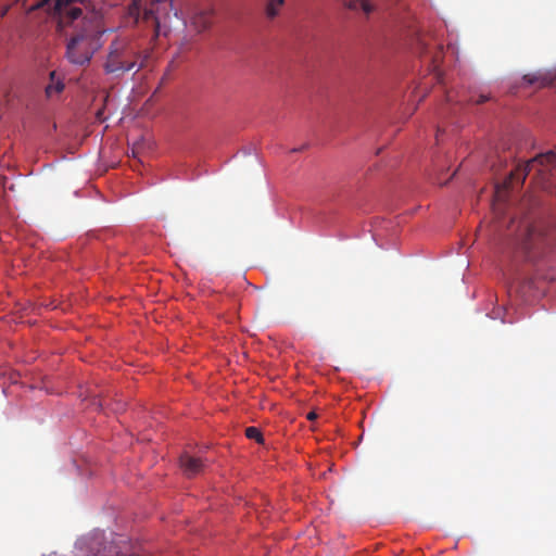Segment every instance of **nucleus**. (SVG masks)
Here are the masks:
<instances>
[{"label": "nucleus", "instance_id": "obj_11", "mask_svg": "<svg viewBox=\"0 0 556 556\" xmlns=\"http://www.w3.org/2000/svg\"><path fill=\"white\" fill-rule=\"evenodd\" d=\"M245 435L248 439L255 440L257 443L264 442L263 434L256 427H248L245 429Z\"/></svg>", "mask_w": 556, "mask_h": 556}, {"label": "nucleus", "instance_id": "obj_8", "mask_svg": "<svg viewBox=\"0 0 556 556\" xmlns=\"http://www.w3.org/2000/svg\"><path fill=\"white\" fill-rule=\"evenodd\" d=\"M49 79H50V81L46 86L45 92H46L47 98H52L63 91L64 83H63V79L56 74L55 71L50 72Z\"/></svg>", "mask_w": 556, "mask_h": 556}, {"label": "nucleus", "instance_id": "obj_9", "mask_svg": "<svg viewBox=\"0 0 556 556\" xmlns=\"http://www.w3.org/2000/svg\"><path fill=\"white\" fill-rule=\"evenodd\" d=\"M344 7L352 11L362 10L366 15L374 11V5L368 0H349L344 2Z\"/></svg>", "mask_w": 556, "mask_h": 556}, {"label": "nucleus", "instance_id": "obj_14", "mask_svg": "<svg viewBox=\"0 0 556 556\" xmlns=\"http://www.w3.org/2000/svg\"><path fill=\"white\" fill-rule=\"evenodd\" d=\"M317 418V414L315 412H309L307 414V419L308 420H315Z\"/></svg>", "mask_w": 556, "mask_h": 556}, {"label": "nucleus", "instance_id": "obj_4", "mask_svg": "<svg viewBox=\"0 0 556 556\" xmlns=\"http://www.w3.org/2000/svg\"><path fill=\"white\" fill-rule=\"evenodd\" d=\"M92 37L87 33H78L73 36L66 46V58L75 65H88L93 56Z\"/></svg>", "mask_w": 556, "mask_h": 556}, {"label": "nucleus", "instance_id": "obj_10", "mask_svg": "<svg viewBox=\"0 0 556 556\" xmlns=\"http://www.w3.org/2000/svg\"><path fill=\"white\" fill-rule=\"evenodd\" d=\"M285 0H269L266 5V14L269 18H274L279 11V8L283 4Z\"/></svg>", "mask_w": 556, "mask_h": 556}, {"label": "nucleus", "instance_id": "obj_13", "mask_svg": "<svg viewBox=\"0 0 556 556\" xmlns=\"http://www.w3.org/2000/svg\"><path fill=\"white\" fill-rule=\"evenodd\" d=\"M10 7L7 5V7H3L2 9H0V18H2L9 11Z\"/></svg>", "mask_w": 556, "mask_h": 556}, {"label": "nucleus", "instance_id": "obj_7", "mask_svg": "<svg viewBox=\"0 0 556 556\" xmlns=\"http://www.w3.org/2000/svg\"><path fill=\"white\" fill-rule=\"evenodd\" d=\"M556 76L552 73H543V72H536L533 74H527L523 76V79L529 85H538L539 87H547L551 86Z\"/></svg>", "mask_w": 556, "mask_h": 556}, {"label": "nucleus", "instance_id": "obj_15", "mask_svg": "<svg viewBox=\"0 0 556 556\" xmlns=\"http://www.w3.org/2000/svg\"><path fill=\"white\" fill-rule=\"evenodd\" d=\"M18 2L22 3V5H25L26 4V0H17Z\"/></svg>", "mask_w": 556, "mask_h": 556}, {"label": "nucleus", "instance_id": "obj_1", "mask_svg": "<svg viewBox=\"0 0 556 556\" xmlns=\"http://www.w3.org/2000/svg\"><path fill=\"white\" fill-rule=\"evenodd\" d=\"M149 56L150 51L148 49H141V47L129 37H116L108 47L103 71L108 75L121 78L132 70L137 73L143 68Z\"/></svg>", "mask_w": 556, "mask_h": 556}, {"label": "nucleus", "instance_id": "obj_6", "mask_svg": "<svg viewBox=\"0 0 556 556\" xmlns=\"http://www.w3.org/2000/svg\"><path fill=\"white\" fill-rule=\"evenodd\" d=\"M180 467L185 476L191 478L199 475L203 470L204 464L199 457H194L188 453H185L180 456Z\"/></svg>", "mask_w": 556, "mask_h": 556}, {"label": "nucleus", "instance_id": "obj_12", "mask_svg": "<svg viewBox=\"0 0 556 556\" xmlns=\"http://www.w3.org/2000/svg\"><path fill=\"white\" fill-rule=\"evenodd\" d=\"M489 100V97L485 96V94H480L479 98L477 100H473L472 98L469 99L470 102H473L476 104H481V103H484L485 101Z\"/></svg>", "mask_w": 556, "mask_h": 556}, {"label": "nucleus", "instance_id": "obj_3", "mask_svg": "<svg viewBox=\"0 0 556 556\" xmlns=\"http://www.w3.org/2000/svg\"><path fill=\"white\" fill-rule=\"evenodd\" d=\"M553 230L542 222L520 225V245L527 253H535L552 244Z\"/></svg>", "mask_w": 556, "mask_h": 556}, {"label": "nucleus", "instance_id": "obj_2", "mask_svg": "<svg viewBox=\"0 0 556 556\" xmlns=\"http://www.w3.org/2000/svg\"><path fill=\"white\" fill-rule=\"evenodd\" d=\"M536 166L541 167L536 169L539 173L556 169V153L549 151L535 156L523 165L517 166L513 172H510L509 176L502 185H497L495 187V201L505 202L507 200L508 191L513 190L517 186H521L525 182L527 176Z\"/></svg>", "mask_w": 556, "mask_h": 556}, {"label": "nucleus", "instance_id": "obj_5", "mask_svg": "<svg viewBox=\"0 0 556 556\" xmlns=\"http://www.w3.org/2000/svg\"><path fill=\"white\" fill-rule=\"evenodd\" d=\"M213 15L212 8H197L190 16L191 26L198 33H202L211 27Z\"/></svg>", "mask_w": 556, "mask_h": 556}]
</instances>
